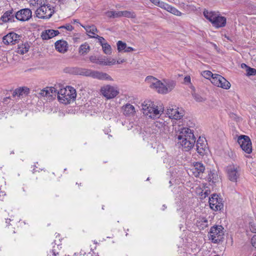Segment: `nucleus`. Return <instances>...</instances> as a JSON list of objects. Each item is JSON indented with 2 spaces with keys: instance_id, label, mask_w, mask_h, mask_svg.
I'll use <instances>...</instances> for the list:
<instances>
[{
  "instance_id": "nucleus-2",
  "label": "nucleus",
  "mask_w": 256,
  "mask_h": 256,
  "mask_svg": "<svg viewBox=\"0 0 256 256\" xmlns=\"http://www.w3.org/2000/svg\"><path fill=\"white\" fill-rule=\"evenodd\" d=\"M177 135L178 143L180 144L183 148L188 151L190 150L196 142V138L194 134L193 130L188 128L182 127L180 128Z\"/></svg>"
},
{
  "instance_id": "nucleus-10",
  "label": "nucleus",
  "mask_w": 256,
  "mask_h": 256,
  "mask_svg": "<svg viewBox=\"0 0 256 256\" xmlns=\"http://www.w3.org/2000/svg\"><path fill=\"white\" fill-rule=\"evenodd\" d=\"M208 202L210 208L214 211L221 210L224 206L222 198L216 194H212L210 197Z\"/></svg>"
},
{
  "instance_id": "nucleus-33",
  "label": "nucleus",
  "mask_w": 256,
  "mask_h": 256,
  "mask_svg": "<svg viewBox=\"0 0 256 256\" xmlns=\"http://www.w3.org/2000/svg\"><path fill=\"white\" fill-rule=\"evenodd\" d=\"M102 46V50L104 52L108 55L112 54V50L111 46L106 42L104 44H103Z\"/></svg>"
},
{
  "instance_id": "nucleus-21",
  "label": "nucleus",
  "mask_w": 256,
  "mask_h": 256,
  "mask_svg": "<svg viewBox=\"0 0 256 256\" xmlns=\"http://www.w3.org/2000/svg\"><path fill=\"white\" fill-rule=\"evenodd\" d=\"M68 43L64 40H59L55 42L56 49L60 53H64L68 50Z\"/></svg>"
},
{
  "instance_id": "nucleus-18",
  "label": "nucleus",
  "mask_w": 256,
  "mask_h": 256,
  "mask_svg": "<svg viewBox=\"0 0 256 256\" xmlns=\"http://www.w3.org/2000/svg\"><path fill=\"white\" fill-rule=\"evenodd\" d=\"M158 6L175 16H181L182 15V13L177 8L163 2H160Z\"/></svg>"
},
{
  "instance_id": "nucleus-32",
  "label": "nucleus",
  "mask_w": 256,
  "mask_h": 256,
  "mask_svg": "<svg viewBox=\"0 0 256 256\" xmlns=\"http://www.w3.org/2000/svg\"><path fill=\"white\" fill-rule=\"evenodd\" d=\"M122 11H110L106 12V16L110 18H120L122 17Z\"/></svg>"
},
{
  "instance_id": "nucleus-40",
  "label": "nucleus",
  "mask_w": 256,
  "mask_h": 256,
  "mask_svg": "<svg viewBox=\"0 0 256 256\" xmlns=\"http://www.w3.org/2000/svg\"><path fill=\"white\" fill-rule=\"evenodd\" d=\"M91 38H97L101 46H102L103 44H104L105 42H106L105 39L103 37L100 36L98 35L91 36Z\"/></svg>"
},
{
  "instance_id": "nucleus-19",
  "label": "nucleus",
  "mask_w": 256,
  "mask_h": 256,
  "mask_svg": "<svg viewBox=\"0 0 256 256\" xmlns=\"http://www.w3.org/2000/svg\"><path fill=\"white\" fill-rule=\"evenodd\" d=\"M15 14L12 10L6 11L1 17V20L4 22H14L16 18Z\"/></svg>"
},
{
  "instance_id": "nucleus-55",
  "label": "nucleus",
  "mask_w": 256,
  "mask_h": 256,
  "mask_svg": "<svg viewBox=\"0 0 256 256\" xmlns=\"http://www.w3.org/2000/svg\"><path fill=\"white\" fill-rule=\"evenodd\" d=\"M125 62V60L124 59H122V60H118L117 61H116V64H122L124 62Z\"/></svg>"
},
{
  "instance_id": "nucleus-36",
  "label": "nucleus",
  "mask_w": 256,
  "mask_h": 256,
  "mask_svg": "<svg viewBox=\"0 0 256 256\" xmlns=\"http://www.w3.org/2000/svg\"><path fill=\"white\" fill-rule=\"evenodd\" d=\"M202 76L206 79H210L211 80L214 77V74H212L210 71L204 70L202 73Z\"/></svg>"
},
{
  "instance_id": "nucleus-23",
  "label": "nucleus",
  "mask_w": 256,
  "mask_h": 256,
  "mask_svg": "<svg viewBox=\"0 0 256 256\" xmlns=\"http://www.w3.org/2000/svg\"><path fill=\"white\" fill-rule=\"evenodd\" d=\"M165 88L163 89L162 92H166V94L170 92L176 85L175 81L168 79H164Z\"/></svg>"
},
{
  "instance_id": "nucleus-4",
  "label": "nucleus",
  "mask_w": 256,
  "mask_h": 256,
  "mask_svg": "<svg viewBox=\"0 0 256 256\" xmlns=\"http://www.w3.org/2000/svg\"><path fill=\"white\" fill-rule=\"evenodd\" d=\"M204 16L216 28L224 27L226 24V18L220 16L218 12L204 10Z\"/></svg>"
},
{
  "instance_id": "nucleus-17",
  "label": "nucleus",
  "mask_w": 256,
  "mask_h": 256,
  "mask_svg": "<svg viewBox=\"0 0 256 256\" xmlns=\"http://www.w3.org/2000/svg\"><path fill=\"white\" fill-rule=\"evenodd\" d=\"M168 120H164L160 118L154 122V125L161 132L166 133L170 131L169 122H168Z\"/></svg>"
},
{
  "instance_id": "nucleus-12",
  "label": "nucleus",
  "mask_w": 256,
  "mask_h": 256,
  "mask_svg": "<svg viewBox=\"0 0 256 256\" xmlns=\"http://www.w3.org/2000/svg\"><path fill=\"white\" fill-rule=\"evenodd\" d=\"M211 82L216 86L228 90L230 87V84L225 78L220 74H214Z\"/></svg>"
},
{
  "instance_id": "nucleus-27",
  "label": "nucleus",
  "mask_w": 256,
  "mask_h": 256,
  "mask_svg": "<svg viewBox=\"0 0 256 256\" xmlns=\"http://www.w3.org/2000/svg\"><path fill=\"white\" fill-rule=\"evenodd\" d=\"M86 30L87 34L91 38V36H96L97 35L96 33L98 32V30L94 26H84L82 25Z\"/></svg>"
},
{
  "instance_id": "nucleus-64",
  "label": "nucleus",
  "mask_w": 256,
  "mask_h": 256,
  "mask_svg": "<svg viewBox=\"0 0 256 256\" xmlns=\"http://www.w3.org/2000/svg\"><path fill=\"white\" fill-rule=\"evenodd\" d=\"M149 180V178H148L146 180Z\"/></svg>"
},
{
  "instance_id": "nucleus-24",
  "label": "nucleus",
  "mask_w": 256,
  "mask_h": 256,
  "mask_svg": "<svg viewBox=\"0 0 256 256\" xmlns=\"http://www.w3.org/2000/svg\"><path fill=\"white\" fill-rule=\"evenodd\" d=\"M58 34L59 32L57 30H45L44 32H42V38L43 40H49Z\"/></svg>"
},
{
  "instance_id": "nucleus-22",
  "label": "nucleus",
  "mask_w": 256,
  "mask_h": 256,
  "mask_svg": "<svg viewBox=\"0 0 256 256\" xmlns=\"http://www.w3.org/2000/svg\"><path fill=\"white\" fill-rule=\"evenodd\" d=\"M226 172L228 176H236L240 174V168L235 165H230L227 166Z\"/></svg>"
},
{
  "instance_id": "nucleus-15",
  "label": "nucleus",
  "mask_w": 256,
  "mask_h": 256,
  "mask_svg": "<svg viewBox=\"0 0 256 256\" xmlns=\"http://www.w3.org/2000/svg\"><path fill=\"white\" fill-rule=\"evenodd\" d=\"M166 114L168 116L167 118L168 120L170 119L180 120L184 115V112L178 108H170L167 110Z\"/></svg>"
},
{
  "instance_id": "nucleus-60",
  "label": "nucleus",
  "mask_w": 256,
  "mask_h": 256,
  "mask_svg": "<svg viewBox=\"0 0 256 256\" xmlns=\"http://www.w3.org/2000/svg\"><path fill=\"white\" fill-rule=\"evenodd\" d=\"M163 206V210H164V208H166V207H165V205H163V206Z\"/></svg>"
},
{
  "instance_id": "nucleus-28",
  "label": "nucleus",
  "mask_w": 256,
  "mask_h": 256,
  "mask_svg": "<svg viewBox=\"0 0 256 256\" xmlns=\"http://www.w3.org/2000/svg\"><path fill=\"white\" fill-rule=\"evenodd\" d=\"M30 90L26 87H21L14 90L13 92V96H20L24 94H27L29 92Z\"/></svg>"
},
{
  "instance_id": "nucleus-11",
  "label": "nucleus",
  "mask_w": 256,
  "mask_h": 256,
  "mask_svg": "<svg viewBox=\"0 0 256 256\" xmlns=\"http://www.w3.org/2000/svg\"><path fill=\"white\" fill-rule=\"evenodd\" d=\"M238 142L242 150L247 154H250L252 152V142L248 136L242 135L238 140Z\"/></svg>"
},
{
  "instance_id": "nucleus-63",
  "label": "nucleus",
  "mask_w": 256,
  "mask_h": 256,
  "mask_svg": "<svg viewBox=\"0 0 256 256\" xmlns=\"http://www.w3.org/2000/svg\"><path fill=\"white\" fill-rule=\"evenodd\" d=\"M210 180H209V185H210Z\"/></svg>"
},
{
  "instance_id": "nucleus-58",
  "label": "nucleus",
  "mask_w": 256,
  "mask_h": 256,
  "mask_svg": "<svg viewBox=\"0 0 256 256\" xmlns=\"http://www.w3.org/2000/svg\"><path fill=\"white\" fill-rule=\"evenodd\" d=\"M74 23H78V20H74Z\"/></svg>"
},
{
  "instance_id": "nucleus-29",
  "label": "nucleus",
  "mask_w": 256,
  "mask_h": 256,
  "mask_svg": "<svg viewBox=\"0 0 256 256\" xmlns=\"http://www.w3.org/2000/svg\"><path fill=\"white\" fill-rule=\"evenodd\" d=\"M197 226L200 230H204L208 226V220L204 217H201L197 221Z\"/></svg>"
},
{
  "instance_id": "nucleus-37",
  "label": "nucleus",
  "mask_w": 256,
  "mask_h": 256,
  "mask_svg": "<svg viewBox=\"0 0 256 256\" xmlns=\"http://www.w3.org/2000/svg\"><path fill=\"white\" fill-rule=\"evenodd\" d=\"M249 227L250 230L253 233H256V224L254 220L250 219L248 222Z\"/></svg>"
},
{
  "instance_id": "nucleus-41",
  "label": "nucleus",
  "mask_w": 256,
  "mask_h": 256,
  "mask_svg": "<svg viewBox=\"0 0 256 256\" xmlns=\"http://www.w3.org/2000/svg\"><path fill=\"white\" fill-rule=\"evenodd\" d=\"M44 2V0H30V4L34 6H38V5L42 6Z\"/></svg>"
},
{
  "instance_id": "nucleus-1",
  "label": "nucleus",
  "mask_w": 256,
  "mask_h": 256,
  "mask_svg": "<svg viewBox=\"0 0 256 256\" xmlns=\"http://www.w3.org/2000/svg\"><path fill=\"white\" fill-rule=\"evenodd\" d=\"M39 94L50 100L57 96L59 102L64 104H70L76 96V90L70 86L60 90H58L56 87H46L41 90Z\"/></svg>"
},
{
  "instance_id": "nucleus-53",
  "label": "nucleus",
  "mask_w": 256,
  "mask_h": 256,
  "mask_svg": "<svg viewBox=\"0 0 256 256\" xmlns=\"http://www.w3.org/2000/svg\"><path fill=\"white\" fill-rule=\"evenodd\" d=\"M110 62V58H106L105 66H110V64H108Z\"/></svg>"
},
{
  "instance_id": "nucleus-47",
  "label": "nucleus",
  "mask_w": 256,
  "mask_h": 256,
  "mask_svg": "<svg viewBox=\"0 0 256 256\" xmlns=\"http://www.w3.org/2000/svg\"><path fill=\"white\" fill-rule=\"evenodd\" d=\"M90 60L93 63L97 64L98 58H96L95 56H90Z\"/></svg>"
},
{
  "instance_id": "nucleus-9",
  "label": "nucleus",
  "mask_w": 256,
  "mask_h": 256,
  "mask_svg": "<svg viewBox=\"0 0 256 256\" xmlns=\"http://www.w3.org/2000/svg\"><path fill=\"white\" fill-rule=\"evenodd\" d=\"M224 228L221 226H214L210 228L209 238L214 243L216 244L220 242L224 236Z\"/></svg>"
},
{
  "instance_id": "nucleus-16",
  "label": "nucleus",
  "mask_w": 256,
  "mask_h": 256,
  "mask_svg": "<svg viewBox=\"0 0 256 256\" xmlns=\"http://www.w3.org/2000/svg\"><path fill=\"white\" fill-rule=\"evenodd\" d=\"M16 18L20 21L24 22L29 20L32 16V12L29 8H23L15 14Z\"/></svg>"
},
{
  "instance_id": "nucleus-62",
  "label": "nucleus",
  "mask_w": 256,
  "mask_h": 256,
  "mask_svg": "<svg viewBox=\"0 0 256 256\" xmlns=\"http://www.w3.org/2000/svg\"><path fill=\"white\" fill-rule=\"evenodd\" d=\"M214 46L215 48H216V44H214Z\"/></svg>"
},
{
  "instance_id": "nucleus-42",
  "label": "nucleus",
  "mask_w": 256,
  "mask_h": 256,
  "mask_svg": "<svg viewBox=\"0 0 256 256\" xmlns=\"http://www.w3.org/2000/svg\"><path fill=\"white\" fill-rule=\"evenodd\" d=\"M194 100L198 102H202L204 100V98H202L200 96L197 94H194Z\"/></svg>"
},
{
  "instance_id": "nucleus-5",
  "label": "nucleus",
  "mask_w": 256,
  "mask_h": 256,
  "mask_svg": "<svg viewBox=\"0 0 256 256\" xmlns=\"http://www.w3.org/2000/svg\"><path fill=\"white\" fill-rule=\"evenodd\" d=\"M76 72L80 75L90 76L99 80L113 81L112 78L109 74L104 72L86 69H78Z\"/></svg>"
},
{
  "instance_id": "nucleus-54",
  "label": "nucleus",
  "mask_w": 256,
  "mask_h": 256,
  "mask_svg": "<svg viewBox=\"0 0 256 256\" xmlns=\"http://www.w3.org/2000/svg\"><path fill=\"white\" fill-rule=\"evenodd\" d=\"M48 256H56V253L52 250L50 252V253L48 254Z\"/></svg>"
},
{
  "instance_id": "nucleus-46",
  "label": "nucleus",
  "mask_w": 256,
  "mask_h": 256,
  "mask_svg": "<svg viewBox=\"0 0 256 256\" xmlns=\"http://www.w3.org/2000/svg\"><path fill=\"white\" fill-rule=\"evenodd\" d=\"M251 244L252 246L256 248V236H254L251 239Z\"/></svg>"
},
{
  "instance_id": "nucleus-61",
  "label": "nucleus",
  "mask_w": 256,
  "mask_h": 256,
  "mask_svg": "<svg viewBox=\"0 0 256 256\" xmlns=\"http://www.w3.org/2000/svg\"><path fill=\"white\" fill-rule=\"evenodd\" d=\"M72 256H77V255H76V253H75Z\"/></svg>"
},
{
  "instance_id": "nucleus-45",
  "label": "nucleus",
  "mask_w": 256,
  "mask_h": 256,
  "mask_svg": "<svg viewBox=\"0 0 256 256\" xmlns=\"http://www.w3.org/2000/svg\"><path fill=\"white\" fill-rule=\"evenodd\" d=\"M184 83L186 84H190V77L189 76H186L184 78Z\"/></svg>"
},
{
  "instance_id": "nucleus-49",
  "label": "nucleus",
  "mask_w": 256,
  "mask_h": 256,
  "mask_svg": "<svg viewBox=\"0 0 256 256\" xmlns=\"http://www.w3.org/2000/svg\"><path fill=\"white\" fill-rule=\"evenodd\" d=\"M134 50V49L132 48L126 46V48L124 52H132Z\"/></svg>"
},
{
  "instance_id": "nucleus-57",
  "label": "nucleus",
  "mask_w": 256,
  "mask_h": 256,
  "mask_svg": "<svg viewBox=\"0 0 256 256\" xmlns=\"http://www.w3.org/2000/svg\"><path fill=\"white\" fill-rule=\"evenodd\" d=\"M230 180L232 182H236V177H230Z\"/></svg>"
},
{
  "instance_id": "nucleus-14",
  "label": "nucleus",
  "mask_w": 256,
  "mask_h": 256,
  "mask_svg": "<svg viewBox=\"0 0 256 256\" xmlns=\"http://www.w3.org/2000/svg\"><path fill=\"white\" fill-rule=\"evenodd\" d=\"M204 170L205 167L202 164L196 162L188 169V174L189 176H198L202 174Z\"/></svg>"
},
{
  "instance_id": "nucleus-39",
  "label": "nucleus",
  "mask_w": 256,
  "mask_h": 256,
  "mask_svg": "<svg viewBox=\"0 0 256 256\" xmlns=\"http://www.w3.org/2000/svg\"><path fill=\"white\" fill-rule=\"evenodd\" d=\"M246 75L248 76H254L256 74V70L248 66L246 70Z\"/></svg>"
},
{
  "instance_id": "nucleus-38",
  "label": "nucleus",
  "mask_w": 256,
  "mask_h": 256,
  "mask_svg": "<svg viewBox=\"0 0 256 256\" xmlns=\"http://www.w3.org/2000/svg\"><path fill=\"white\" fill-rule=\"evenodd\" d=\"M183 8L186 12H192L196 10V7L192 4H184Z\"/></svg>"
},
{
  "instance_id": "nucleus-31",
  "label": "nucleus",
  "mask_w": 256,
  "mask_h": 256,
  "mask_svg": "<svg viewBox=\"0 0 256 256\" xmlns=\"http://www.w3.org/2000/svg\"><path fill=\"white\" fill-rule=\"evenodd\" d=\"M202 188L203 189L201 192V196L203 198H206L210 194V188L208 186L207 184H203Z\"/></svg>"
},
{
  "instance_id": "nucleus-56",
  "label": "nucleus",
  "mask_w": 256,
  "mask_h": 256,
  "mask_svg": "<svg viewBox=\"0 0 256 256\" xmlns=\"http://www.w3.org/2000/svg\"><path fill=\"white\" fill-rule=\"evenodd\" d=\"M248 66H247L246 64H241V68H244V69H246V70H247V68H248Z\"/></svg>"
},
{
  "instance_id": "nucleus-3",
  "label": "nucleus",
  "mask_w": 256,
  "mask_h": 256,
  "mask_svg": "<svg viewBox=\"0 0 256 256\" xmlns=\"http://www.w3.org/2000/svg\"><path fill=\"white\" fill-rule=\"evenodd\" d=\"M142 106L144 114L151 118H159L164 110L162 106L156 105L150 100L144 101Z\"/></svg>"
},
{
  "instance_id": "nucleus-26",
  "label": "nucleus",
  "mask_w": 256,
  "mask_h": 256,
  "mask_svg": "<svg viewBox=\"0 0 256 256\" xmlns=\"http://www.w3.org/2000/svg\"><path fill=\"white\" fill-rule=\"evenodd\" d=\"M30 48V45L27 42L20 44L16 48V52L19 54H24L28 51Z\"/></svg>"
},
{
  "instance_id": "nucleus-52",
  "label": "nucleus",
  "mask_w": 256,
  "mask_h": 256,
  "mask_svg": "<svg viewBox=\"0 0 256 256\" xmlns=\"http://www.w3.org/2000/svg\"><path fill=\"white\" fill-rule=\"evenodd\" d=\"M217 174H216V172L215 170H212V171H210V174H208L209 176H214L215 175Z\"/></svg>"
},
{
  "instance_id": "nucleus-48",
  "label": "nucleus",
  "mask_w": 256,
  "mask_h": 256,
  "mask_svg": "<svg viewBox=\"0 0 256 256\" xmlns=\"http://www.w3.org/2000/svg\"><path fill=\"white\" fill-rule=\"evenodd\" d=\"M152 3L154 4L156 6H158L160 4V2H161V1L159 0H150Z\"/></svg>"
},
{
  "instance_id": "nucleus-30",
  "label": "nucleus",
  "mask_w": 256,
  "mask_h": 256,
  "mask_svg": "<svg viewBox=\"0 0 256 256\" xmlns=\"http://www.w3.org/2000/svg\"><path fill=\"white\" fill-rule=\"evenodd\" d=\"M90 46L87 43L82 44L79 48V53L82 55H85L89 52Z\"/></svg>"
},
{
  "instance_id": "nucleus-43",
  "label": "nucleus",
  "mask_w": 256,
  "mask_h": 256,
  "mask_svg": "<svg viewBox=\"0 0 256 256\" xmlns=\"http://www.w3.org/2000/svg\"><path fill=\"white\" fill-rule=\"evenodd\" d=\"M64 28L68 31H71L74 29L72 26L70 24H66V26H63L59 27V28Z\"/></svg>"
},
{
  "instance_id": "nucleus-6",
  "label": "nucleus",
  "mask_w": 256,
  "mask_h": 256,
  "mask_svg": "<svg viewBox=\"0 0 256 256\" xmlns=\"http://www.w3.org/2000/svg\"><path fill=\"white\" fill-rule=\"evenodd\" d=\"M100 94L107 100L114 98L119 94V88L116 86L104 85L101 87Z\"/></svg>"
},
{
  "instance_id": "nucleus-34",
  "label": "nucleus",
  "mask_w": 256,
  "mask_h": 256,
  "mask_svg": "<svg viewBox=\"0 0 256 256\" xmlns=\"http://www.w3.org/2000/svg\"><path fill=\"white\" fill-rule=\"evenodd\" d=\"M122 16L128 18H134L136 17V14L134 12L132 11H128V10H124L122 11Z\"/></svg>"
},
{
  "instance_id": "nucleus-44",
  "label": "nucleus",
  "mask_w": 256,
  "mask_h": 256,
  "mask_svg": "<svg viewBox=\"0 0 256 256\" xmlns=\"http://www.w3.org/2000/svg\"><path fill=\"white\" fill-rule=\"evenodd\" d=\"M105 63H106V58H98V62H97L96 64L105 66Z\"/></svg>"
},
{
  "instance_id": "nucleus-35",
  "label": "nucleus",
  "mask_w": 256,
  "mask_h": 256,
  "mask_svg": "<svg viewBox=\"0 0 256 256\" xmlns=\"http://www.w3.org/2000/svg\"><path fill=\"white\" fill-rule=\"evenodd\" d=\"M117 47L118 50L119 52L122 51L124 52L126 48V43L122 41L119 40L117 42Z\"/></svg>"
},
{
  "instance_id": "nucleus-8",
  "label": "nucleus",
  "mask_w": 256,
  "mask_h": 256,
  "mask_svg": "<svg viewBox=\"0 0 256 256\" xmlns=\"http://www.w3.org/2000/svg\"><path fill=\"white\" fill-rule=\"evenodd\" d=\"M54 13V7L50 4H44L40 6L36 12V16L42 19H48Z\"/></svg>"
},
{
  "instance_id": "nucleus-7",
  "label": "nucleus",
  "mask_w": 256,
  "mask_h": 256,
  "mask_svg": "<svg viewBox=\"0 0 256 256\" xmlns=\"http://www.w3.org/2000/svg\"><path fill=\"white\" fill-rule=\"evenodd\" d=\"M145 80L151 88L155 90L159 94H166V92H162L163 89L165 88L164 79L161 81L152 76H148Z\"/></svg>"
},
{
  "instance_id": "nucleus-20",
  "label": "nucleus",
  "mask_w": 256,
  "mask_h": 256,
  "mask_svg": "<svg viewBox=\"0 0 256 256\" xmlns=\"http://www.w3.org/2000/svg\"><path fill=\"white\" fill-rule=\"evenodd\" d=\"M208 147L206 140L200 138L196 142V150L198 152L200 155H204L207 150Z\"/></svg>"
},
{
  "instance_id": "nucleus-50",
  "label": "nucleus",
  "mask_w": 256,
  "mask_h": 256,
  "mask_svg": "<svg viewBox=\"0 0 256 256\" xmlns=\"http://www.w3.org/2000/svg\"><path fill=\"white\" fill-rule=\"evenodd\" d=\"M108 64H110V66L115 64H116V60L114 58H110V62Z\"/></svg>"
},
{
  "instance_id": "nucleus-51",
  "label": "nucleus",
  "mask_w": 256,
  "mask_h": 256,
  "mask_svg": "<svg viewBox=\"0 0 256 256\" xmlns=\"http://www.w3.org/2000/svg\"><path fill=\"white\" fill-rule=\"evenodd\" d=\"M6 222L7 224V226H8L9 224H10V222H12L14 220L13 219H12V218H6Z\"/></svg>"
},
{
  "instance_id": "nucleus-25",
  "label": "nucleus",
  "mask_w": 256,
  "mask_h": 256,
  "mask_svg": "<svg viewBox=\"0 0 256 256\" xmlns=\"http://www.w3.org/2000/svg\"><path fill=\"white\" fill-rule=\"evenodd\" d=\"M122 108L124 111V114L125 116H132L134 115L136 112L134 106L130 104H126L124 105Z\"/></svg>"
},
{
  "instance_id": "nucleus-13",
  "label": "nucleus",
  "mask_w": 256,
  "mask_h": 256,
  "mask_svg": "<svg viewBox=\"0 0 256 256\" xmlns=\"http://www.w3.org/2000/svg\"><path fill=\"white\" fill-rule=\"evenodd\" d=\"M20 36L14 32H10L2 38V42L5 45H14L18 42Z\"/></svg>"
},
{
  "instance_id": "nucleus-59",
  "label": "nucleus",
  "mask_w": 256,
  "mask_h": 256,
  "mask_svg": "<svg viewBox=\"0 0 256 256\" xmlns=\"http://www.w3.org/2000/svg\"><path fill=\"white\" fill-rule=\"evenodd\" d=\"M231 116L234 118H236V116L234 114H232Z\"/></svg>"
}]
</instances>
